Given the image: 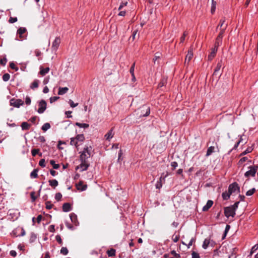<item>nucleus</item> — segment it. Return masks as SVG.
I'll list each match as a JSON object with an SVG mask.
<instances>
[{
    "instance_id": "338daca9",
    "label": "nucleus",
    "mask_w": 258,
    "mask_h": 258,
    "mask_svg": "<svg viewBox=\"0 0 258 258\" xmlns=\"http://www.w3.org/2000/svg\"><path fill=\"white\" fill-rule=\"evenodd\" d=\"M146 113L143 115V116H148L150 114V109L149 107H147L146 108Z\"/></svg>"
},
{
    "instance_id": "603ef678",
    "label": "nucleus",
    "mask_w": 258,
    "mask_h": 258,
    "mask_svg": "<svg viewBox=\"0 0 258 258\" xmlns=\"http://www.w3.org/2000/svg\"><path fill=\"white\" fill-rule=\"evenodd\" d=\"M166 80L162 79L161 81V82L159 83L158 87L159 88H161V87H163V86H164V85L166 83Z\"/></svg>"
},
{
    "instance_id": "bf43d9fd",
    "label": "nucleus",
    "mask_w": 258,
    "mask_h": 258,
    "mask_svg": "<svg viewBox=\"0 0 258 258\" xmlns=\"http://www.w3.org/2000/svg\"><path fill=\"white\" fill-rule=\"evenodd\" d=\"M48 230L49 232H54L55 231L54 225H51L49 226Z\"/></svg>"
},
{
    "instance_id": "c9c22d12",
    "label": "nucleus",
    "mask_w": 258,
    "mask_h": 258,
    "mask_svg": "<svg viewBox=\"0 0 258 258\" xmlns=\"http://www.w3.org/2000/svg\"><path fill=\"white\" fill-rule=\"evenodd\" d=\"M10 78V75L8 73H6L3 76V80L5 82L8 81Z\"/></svg>"
},
{
    "instance_id": "bb28decb",
    "label": "nucleus",
    "mask_w": 258,
    "mask_h": 258,
    "mask_svg": "<svg viewBox=\"0 0 258 258\" xmlns=\"http://www.w3.org/2000/svg\"><path fill=\"white\" fill-rule=\"evenodd\" d=\"M38 169H34L30 173V177L32 178H36L38 177Z\"/></svg>"
},
{
    "instance_id": "5701e85b",
    "label": "nucleus",
    "mask_w": 258,
    "mask_h": 258,
    "mask_svg": "<svg viewBox=\"0 0 258 258\" xmlns=\"http://www.w3.org/2000/svg\"><path fill=\"white\" fill-rule=\"evenodd\" d=\"M49 185L54 188L57 186L58 184V181L56 179L49 180L48 181Z\"/></svg>"
},
{
    "instance_id": "4c0bfd02",
    "label": "nucleus",
    "mask_w": 258,
    "mask_h": 258,
    "mask_svg": "<svg viewBox=\"0 0 258 258\" xmlns=\"http://www.w3.org/2000/svg\"><path fill=\"white\" fill-rule=\"evenodd\" d=\"M45 205H46V208L47 209H51L52 207H53V204H51V202L50 201H47L46 203H45Z\"/></svg>"
},
{
    "instance_id": "f8f14e48",
    "label": "nucleus",
    "mask_w": 258,
    "mask_h": 258,
    "mask_svg": "<svg viewBox=\"0 0 258 258\" xmlns=\"http://www.w3.org/2000/svg\"><path fill=\"white\" fill-rule=\"evenodd\" d=\"M217 50H218V49L216 48H215V47H214L212 49L211 53L208 55V60H209L211 61L214 58V57L215 56L217 52Z\"/></svg>"
},
{
    "instance_id": "473e14b6",
    "label": "nucleus",
    "mask_w": 258,
    "mask_h": 258,
    "mask_svg": "<svg viewBox=\"0 0 258 258\" xmlns=\"http://www.w3.org/2000/svg\"><path fill=\"white\" fill-rule=\"evenodd\" d=\"M50 163L55 169H57L59 167V165L58 164H56L53 160H51L50 161Z\"/></svg>"
},
{
    "instance_id": "6e6d98bb",
    "label": "nucleus",
    "mask_w": 258,
    "mask_h": 258,
    "mask_svg": "<svg viewBox=\"0 0 258 258\" xmlns=\"http://www.w3.org/2000/svg\"><path fill=\"white\" fill-rule=\"evenodd\" d=\"M171 166L172 167V170H174L177 167L178 164L175 161L172 162L171 163Z\"/></svg>"
},
{
    "instance_id": "39448f33",
    "label": "nucleus",
    "mask_w": 258,
    "mask_h": 258,
    "mask_svg": "<svg viewBox=\"0 0 258 258\" xmlns=\"http://www.w3.org/2000/svg\"><path fill=\"white\" fill-rule=\"evenodd\" d=\"M10 105L14 107L19 108L24 104V101L20 99L13 98L10 100Z\"/></svg>"
},
{
    "instance_id": "09e8293b",
    "label": "nucleus",
    "mask_w": 258,
    "mask_h": 258,
    "mask_svg": "<svg viewBox=\"0 0 258 258\" xmlns=\"http://www.w3.org/2000/svg\"><path fill=\"white\" fill-rule=\"evenodd\" d=\"M258 249V244H255L251 248V251H250V254H252V253L254 252H255L256 250Z\"/></svg>"
},
{
    "instance_id": "6e6552de",
    "label": "nucleus",
    "mask_w": 258,
    "mask_h": 258,
    "mask_svg": "<svg viewBox=\"0 0 258 258\" xmlns=\"http://www.w3.org/2000/svg\"><path fill=\"white\" fill-rule=\"evenodd\" d=\"M60 43V39L59 37H56L52 44V50L53 51H56V50L58 48Z\"/></svg>"
},
{
    "instance_id": "b1692460",
    "label": "nucleus",
    "mask_w": 258,
    "mask_h": 258,
    "mask_svg": "<svg viewBox=\"0 0 258 258\" xmlns=\"http://www.w3.org/2000/svg\"><path fill=\"white\" fill-rule=\"evenodd\" d=\"M231 195L229 190L228 192L226 191L222 193V197L223 200H227L230 198Z\"/></svg>"
},
{
    "instance_id": "774afa93",
    "label": "nucleus",
    "mask_w": 258,
    "mask_h": 258,
    "mask_svg": "<svg viewBox=\"0 0 258 258\" xmlns=\"http://www.w3.org/2000/svg\"><path fill=\"white\" fill-rule=\"evenodd\" d=\"M10 254L11 256L15 257L17 255V252L15 250H11Z\"/></svg>"
},
{
    "instance_id": "cd10ccee",
    "label": "nucleus",
    "mask_w": 258,
    "mask_h": 258,
    "mask_svg": "<svg viewBox=\"0 0 258 258\" xmlns=\"http://www.w3.org/2000/svg\"><path fill=\"white\" fill-rule=\"evenodd\" d=\"M70 217L72 222L74 223L76 225H77V223H76V222L77 221V216L74 213H71L70 215Z\"/></svg>"
},
{
    "instance_id": "4468645a",
    "label": "nucleus",
    "mask_w": 258,
    "mask_h": 258,
    "mask_svg": "<svg viewBox=\"0 0 258 258\" xmlns=\"http://www.w3.org/2000/svg\"><path fill=\"white\" fill-rule=\"evenodd\" d=\"M113 128H112L105 135V138L106 140L110 141V140L113 138V137L114 136V133L113 132Z\"/></svg>"
},
{
    "instance_id": "49530a36",
    "label": "nucleus",
    "mask_w": 258,
    "mask_h": 258,
    "mask_svg": "<svg viewBox=\"0 0 258 258\" xmlns=\"http://www.w3.org/2000/svg\"><path fill=\"white\" fill-rule=\"evenodd\" d=\"M39 165L42 167H45V159H42L39 162Z\"/></svg>"
},
{
    "instance_id": "4be33fe9",
    "label": "nucleus",
    "mask_w": 258,
    "mask_h": 258,
    "mask_svg": "<svg viewBox=\"0 0 258 258\" xmlns=\"http://www.w3.org/2000/svg\"><path fill=\"white\" fill-rule=\"evenodd\" d=\"M75 139H76V141H78V143L79 142H83L85 140V137L84 135L79 134L77 135Z\"/></svg>"
},
{
    "instance_id": "ddd939ff",
    "label": "nucleus",
    "mask_w": 258,
    "mask_h": 258,
    "mask_svg": "<svg viewBox=\"0 0 258 258\" xmlns=\"http://www.w3.org/2000/svg\"><path fill=\"white\" fill-rule=\"evenodd\" d=\"M62 211L64 212H68L72 210L71 205L69 203H65L63 204L62 207Z\"/></svg>"
},
{
    "instance_id": "37998d69",
    "label": "nucleus",
    "mask_w": 258,
    "mask_h": 258,
    "mask_svg": "<svg viewBox=\"0 0 258 258\" xmlns=\"http://www.w3.org/2000/svg\"><path fill=\"white\" fill-rule=\"evenodd\" d=\"M39 149H34L31 151L32 155L34 157L39 153Z\"/></svg>"
},
{
    "instance_id": "f704fd0d",
    "label": "nucleus",
    "mask_w": 258,
    "mask_h": 258,
    "mask_svg": "<svg viewBox=\"0 0 258 258\" xmlns=\"http://www.w3.org/2000/svg\"><path fill=\"white\" fill-rule=\"evenodd\" d=\"M70 144L72 145H75L76 147L79 146V145L78 144V141H76L75 138H71Z\"/></svg>"
},
{
    "instance_id": "58836bf2",
    "label": "nucleus",
    "mask_w": 258,
    "mask_h": 258,
    "mask_svg": "<svg viewBox=\"0 0 258 258\" xmlns=\"http://www.w3.org/2000/svg\"><path fill=\"white\" fill-rule=\"evenodd\" d=\"M62 198V195L60 192H57L55 195V199L57 201H59Z\"/></svg>"
},
{
    "instance_id": "e433bc0d",
    "label": "nucleus",
    "mask_w": 258,
    "mask_h": 258,
    "mask_svg": "<svg viewBox=\"0 0 258 258\" xmlns=\"http://www.w3.org/2000/svg\"><path fill=\"white\" fill-rule=\"evenodd\" d=\"M69 252V251L67 247H62L60 249V253H61L63 255H67L68 254Z\"/></svg>"
},
{
    "instance_id": "1a4fd4ad",
    "label": "nucleus",
    "mask_w": 258,
    "mask_h": 258,
    "mask_svg": "<svg viewBox=\"0 0 258 258\" xmlns=\"http://www.w3.org/2000/svg\"><path fill=\"white\" fill-rule=\"evenodd\" d=\"M76 187L78 190L84 191L87 189V185L84 184L83 181H80L77 184H76Z\"/></svg>"
},
{
    "instance_id": "9b49d317",
    "label": "nucleus",
    "mask_w": 258,
    "mask_h": 258,
    "mask_svg": "<svg viewBox=\"0 0 258 258\" xmlns=\"http://www.w3.org/2000/svg\"><path fill=\"white\" fill-rule=\"evenodd\" d=\"M222 66V59H220L217 64V66L214 70L213 75H217L219 74V72L221 69Z\"/></svg>"
},
{
    "instance_id": "de8ad7c7",
    "label": "nucleus",
    "mask_w": 258,
    "mask_h": 258,
    "mask_svg": "<svg viewBox=\"0 0 258 258\" xmlns=\"http://www.w3.org/2000/svg\"><path fill=\"white\" fill-rule=\"evenodd\" d=\"M17 21H18V19H17V17H10V18L9 20V22L10 23H14L16 22Z\"/></svg>"
},
{
    "instance_id": "9d476101",
    "label": "nucleus",
    "mask_w": 258,
    "mask_h": 258,
    "mask_svg": "<svg viewBox=\"0 0 258 258\" xmlns=\"http://www.w3.org/2000/svg\"><path fill=\"white\" fill-rule=\"evenodd\" d=\"M193 56V51H192V48L190 47L188 51L187 54L186 55L185 59V62L188 63L190 60L191 59Z\"/></svg>"
},
{
    "instance_id": "ea45409f",
    "label": "nucleus",
    "mask_w": 258,
    "mask_h": 258,
    "mask_svg": "<svg viewBox=\"0 0 258 258\" xmlns=\"http://www.w3.org/2000/svg\"><path fill=\"white\" fill-rule=\"evenodd\" d=\"M171 254L173 255L175 258H180V255L179 253H177L175 250H172L170 252Z\"/></svg>"
},
{
    "instance_id": "6ab92c4d",
    "label": "nucleus",
    "mask_w": 258,
    "mask_h": 258,
    "mask_svg": "<svg viewBox=\"0 0 258 258\" xmlns=\"http://www.w3.org/2000/svg\"><path fill=\"white\" fill-rule=\"evenodd\" d=\"M26 32V29L24 27H21L17 30V34L21 38L23 37V34Z\"/></svg>"
},
{
    "instance_id": "c756f323",
    "label": "nucleus",
    "mask_w": 258,
    "mask_h": 258,
    "mask_svg": "<svg viewBox=\"0 0 258 258\" xmlns=\"http://www.w3.org/2000/svg\"><path fill=\"white\" fill-rule=\"evenodd\" d=\"M76 125L79 126V127H81V128H88L89 126V124H87V123H79V122H76L75 123Z\"/></svg>"
},
{
    "instance_id": "3c124183",
    "label": "nucleus",
    "mask_w": 258,
    "mask_h": 258,
    "mask_svg": "<svg viewBox=\"0 0 258 258\" xmlns=\"http://www.w3.org/2000/svg\"><path fill=\"white\" fill-rule=\"evenodd\" d=\"M69 103L71 107H73V108L77 106L78 105V103H75L73 102V101L71 100V99L69 100Z\"/></svg>"
},
{
    "instance_id": "412c9836",
    "label": "nucleus",
    "mask_w": 258,
    "mask_h": 258,
    "mask_svg": "<svg viewBox=\"0 0 258 258\" xmlns=\"http://www.w3.org/2000/svg\"><path fill=\"white\" fill-rule=\"evenodd\" d=\"M225 18H223V19H222L221 20H220L219 24L218 25V26L217 27L216 30H217L218 29H219V28L220 27V30L221 31V29L224 28V26H225V25L226 24H225Z\"/></svg>"
},
{
    "instance_id": "2f4dec72",
    "label": "nucleus",
    "mask_w": 258,
    "mask_h": 258,
    "mask_svg": "<svg viewBox=\"0 0 258 258\" xmlns=\"http://www.w3.org/2000/svg\"><path fill=\"white\" fill-rule=\"evenodd\" d=\"M50 128V124L49 123H45L42 125L41 129L44 132H46L47 130L49 129Z\"/></svg>"
},
{
    "instance_id": "0e129e2a",
    "label": "nucleus",
    "mask_w": 258,
    "mask_h": 258,
    "mask_svg": "<svg viewBox=\"0 0 258 258\" xmlns=\"http://www.w3.org/2000/svg\"><path fill=\"white\" fill-rule=\"evenodd\" d=\"M10 67L12 69H15L16 71L18 70V68L16 67L15 63L13 62H11L10 63Z\"/></svg>"
},
{
    "instance_id": "0eeeda50",
    "label": "nucleus",
    "mask_w": 258,
    "mask_h": 258,
    "mask_svg": "<svg viewBox=\"0 0 258 258\" xmlns=\"http://www.w3.org/2000/svg\"><path fill=\"white\" fill-rule=\"evenodd\" d=\"M228 190L231 194L237 191L238 192H240V187L236 182H233L230 184L228 187Z\"/></svg>"
},
{
    "instance_id": "f03ea898",
    "label": "nucleus",
    "mask_w": 258,
    "mask_h": 258,
    "mask_svg": "<svg viewBox=\"0 0 258 258\" xmlns=\"http://www.w3.org/2000/svg\"><path fill=\"white\" fill-rule=\"evenodd\" d=\"M228 26V24H226L224 28L221 29V31H220V33L219 35H218L215 43L214 44V47L218 49V47L221 45L222 44V38L223 36V34L225 32V31L226 29L227 28V27Z\"/></svg>"
},
{
    "instance_id": "13d9d810",
    "label": "nucleus",
    "mask_w": 258,
    "mask_h": 258,
    "mask_svg": "<svg viewBox=\"0 0 258 258\" xmlns=\"http://www.w3.org/2000/svg\"><path fill=\"white\" fill-rule=\"evenodd\" d=\"M31 99L29 96H26L25 98V103L27 105H30L31 104Z\"/></svg>"
},
{
    "instance_id": "8fccbe9b",
    "label": "nucleus",
    "mask_w": 258,
    "mask_h": 258,
    "mask_svg": "<svg viewBox=\"0 0 258 258\" xmlns=\"http://www.w3.org/2000/svg\"><path fill=\"white\" fill-rule=\"evenodd\" d=\"M59 98V97H58V96L51 97L50 98V102L51 103H52L57 101Z\"/></svg>"
},
{
    "instance_id": "f3484780",
    "label": "nucleus",
    "mask_w": 258,
    "mask_h": 258,
    "mask_svg": "<svg viewBox=\"0 0 258 258\" xmlns=\"http://www.w3.org/2000/svg\"><path fill=\"white\" fill-rule=\"evenodd\" d=\"M69 90L68 87H59L58 89V94L59 95H62L66 94Z\"/></svg>"
},
{
    "instance_id": "f257e3e1",
    "label": "nucleus",
    "mask_w": 258,
    "mask_h": 258,
    "mask_svg": "<svg viewBox=\"0 0 258 258\" xmlns=\"http://www.w3.org/2000/svg\"><path fill=\"white\" fill-rule=\"evenodd\" d=\"M92 151V148L90 147H86L84 148L83 151L81 152L80 155V160L81 163L80 165V168L82 171H85L87 170L90 166L88 159L90 157L91 155V152Z\"/></svg>"
},
{
    "instance_id": "423d86ee",
    "label": "nucleus",
    "mask_w": 258,
    "mask_h": 258,
    "mask_svg": "<svg viewBox=\"0 0 258 258\" xmlns=\"http://www.w3.org/2000/svg\"><path fill=\"white\" fill-rule=\"evenodd\" d=\"M46 102L44 100H41L38 104V109L37 112L40 113H43L46 108Z\"/></svg>"
},
{
    "instance_id": "864d4df0",
    "label": "nucleus",
    "mask_w": 258,
    "mask_h": 258,
    "mask_svg": "<svg viewBox=\"0 0 258 258\" xmlns=\"http://www.w3.org/2000/svg\"><path fill=\"white\" fill-rule=\"evenodd\" d=\"M135 67V62L133 63V64H132V67L130 68V72L132 75H133V74H134Z\"/></svg>"
},
{
    "instance_id": "393cba45",
    "label": "nucleus",
    "mask_w": 258,
    "mask_h": 258,
    "mask_svg": "<svg viewBox=\"0 0 258 258\" xmlns=\"http://www.w3.org/2000/svg\"><path fill=\"white\" fill-rule=\"evenodd\" d=\"M39 81L38 80H35L31 84L30 88L32 89H34L38 87Z\"/></svg>"
},
{
    "instance_id": "20e7f679",
    "label": "nucleus",
    "mask_w": 258,
    "mask_h": 258,
    "mask_svg": "<svg viewBox=\"0 0 258 258\" xmlns=\"http://www.w3.org/2000/svg\"><path fill=\"white\" fill-rule=\"evenodd\" d=\"M249 169L246 171L244 175L245 177H248L250 176H254L255 174L256 171L258 169V166L257 165H253L249 167Z\"/></svg>"
},
{
    "instance_id": "72a5a7b5",
    "label": "nucleus",
    "mask_w": 258,
    "mask_h": 258,
    "mask_svg": "<svg viewBox=\"0 0 258 258\" xmlns=\"http://www.w3.org/2000/svg\"><path fill=\"white\" fill-rule=\"evenodd\" d=\"M255 191H256V190H255V188H252L248 190V191H247L245 195L247 196H250L252 195L255 192Z\"/></svg>"
},
{
    "instance_id": "a19ab883",
    "label": "nucleus",
    "mask_w": 258,
    "mask_h": 258,
    "mask_svg": "<svg viewBox=\"0 0 258 258\" xmlns=\"http://www.w3.org/2000/svg\"><path fill=\"white\" fill-rule=\"evenodd\" d=\"M7 62V59L6 57H3L0 59V63L1 65L5 66Z\"/></svg>"
},
{
    "instance_id": "c85d7f7f",
    "label": "nucleus",
    "mask_w": 258,
    "mask_h": 258,
    "mask_svg": "<svg viewBox=\"0 0 258 258\" xmlns=\"http://www.w3.org/2000/svg\"><path fill=\"white\" fill-rule=\"evenodd\" d=\"M214 149H215V148H214V146H210V147H209L208 148V150H207V153H206V156H209L210 155H211L212 153H213L214 152Z\"/></svg>"
},
{
    "instance_id": "052dcab7",
    "label": "nucleus",
    "mask_w": 258,
    "mask_h": 258,
    "mask_svg": "<svg viewBox=\"0 0 258 258\" xmlns=\"http://www.w3.org/2000/svg\"><path fill=\"white\" fill-rule=\"evenodd\" d=\"M138 33V30H135L133 31V34L131 38H132L133 40H134L136 38V35Z\"/></svg>"
},
{
    "instance_id": "aec40b11",
    "label": "nucleus",
    "mask_w": 258,
    "mask_h": 258,
    "mask_svg": "<svg viewBox=\"0 0 258 258\" xmlns=\"http://www.w3.org/2000/svg\"><path fill=\"white\" fill-rule=\"evenodd\" d=\"M211 243V240L210 239L206 238L203 243L202 247L204 249H207L209 244Z\"/></svg>"
},
{
    "instance_id": "4d7b16f0",
    "label": "nucleus",
    "mask_w": 258,
    "mask_h": 258,
    "mask_svg": "<svg viewBox=\"0 0 258 258\" xmlns=\"http://www.w3.org/2000/svg\"><path fill=\"white\" fill-rule=\"evenodd\" d=\"M191 256L192 258H200L199 254L195 251H192Z\"/></svg>"
},
{
    "instance_id": "e2e57ef3",
    "label": "nucleus",
    "mask_w": 258,
    "mask_h": 258,
    "mask_svg": "<svg viewBox=\"0 0 258 258\" xmlns=\"http://www.w3.org/2000/svg\"><path fill=\"white\" fill-rule=\"evenodd\" d=\"M252 150L250 148H247L246 150H245L241 154V155H245L247 153L251 152Z\"/></svg>"
},
{
    "instance_id": "dca6fc26",
    "label": "nucleus",
    "mask_w": 258,
    "mask_h": 258,
    "mask_svg": "<svg viewBox=\"0 0 258 258\" xmlns=\"http://www.w3.org/2000/svg\"><path fill=\"white\" fill-rule=\"evenodd\" d=\"M21 126L22 130L26 131L29 130L30 129L31 124L27 122H23Z\"/></svg>"
},
{
    "instance_id": "2eb2a0df",
    "label": "nucleus",
    "mask_w": 258,
    "mask_h": 258,
    "mask_svg": "<svg viewBox=\"0 0 258 258\" xmlns=\"http://www.w3.org/2000/svg\"><path fill=\"white\" fill-rule=\"evenodd\" d=\"M213 202L212 200H208L207 204L203 208V211H207L213 205Z\"/></svg>"
},
{
    "instance_id": "69168bd1",
    "label": "nucleus",
    "mask_w": 258,
    "mask_h": 258,
    "mask_svg": "<svg viewBox=\"0 0 258 258\" xmlns=\"http://www.w3.org/2000/svg\"><path fill=\"white\" fill-rule=\"evenodd\" d=\"M186 35V32H184V33L183 34V35L180 37V43H182L183 42V41H184L185 40V37Z\"/></svg>"
},
{
    "instance_id": "a18cd8bd",
    "label": "nucleus",
    "mask_w": 258,
    "mask_h": 258,
    "mask_svg": "<svg viewBox=\"0 0 258 258\" xmlns=\"http://www.w3.org/2000/svg\"><path fill=\"white\" fill-rule=\"evenodd\" d=\"M30 196L32 202H34L37 199V197L35 196V192L34 191L31 192Z\"/></svg>"
},
{
    "instance_id": "c03bdc74",
    "label": "nucleus",
    "mask_w": 258,
    "mask_h": 258,
    "mask_svg": "<svg viewBox=\"0 0 258 258\" xmlns=\"http://www.w3.org/2000/svg\"><path fill=\"white\" fill-rule=\"evenodd\" d=\"M247 160H248V158L246 157H242V158H241L239 160V161L238 162V164L239 165H242L244 162H245Z\"/></svg>"
},
{
    "instance_id": "a211bd4d",
    "label": "nucleus",
    "mask_w": 258,
    "mask_h": 258,
    "mask_svg": "<svg viewBox=\"0 0 258 258\" xmlns=\"http://www.w3.org/2000/svg\"><path fill=\"white\" fill-rule=\"evenodd\" d=\"M40 71L39 72L40 74L42 76H44L46 74H47L49 71V68L48 67H47L45 69L42 68V67H40Z\"/></svg>"
},
{
    "instance_id": "79ce46f5",
    "label": "nucleus",
    "mask_w": 258,
    "mask_h": 258,
    "mask_svg": "<svg viewBox=\"0 0 258 258\" xmlns=\"http://www.w3.org/2000/svg\"><path fill=\"white\" fill-rule=\"evenodd\" d=\"M55 239L57 242L60 245L62 244V241L61 238V236L59 235H57L55 236Z\"/></svg>"
},
{
    "instance_id": "7c9ffc66",
    "label": "nucleus",
    "mask_w": 258,
    "mask_h": 258,
    "mask_svg": "<svg viewBox=\"0 0 258 258\" xmlns=\"http://www.w3.org/2000/svg\"><path fill=\"white\" fill-rule=\"evenodd\" d=\"M216 2H215L214 0H212V6H211V12L212 14H213L216 10Z\"/></svg>"
},
{
    "instance_id": "680f3d73",
    "label": "nucleus",
    "mask_w": 258,
    "mask_h": 258,
    "mask_svg": "<svg viewBox=\"0 0 258 258\" xmlns=\"http://www.w3.org/2000/svg\"><path fill=\"white\" fill-rule=\"evenodd\" d=\"M127 2L121 3L118 8V10H121L123 8V7L126 6L127 5Z\"/></svg>"
},
{
    "instance_id": "7ed1b4c3",
    "label": "nucleus",
    "mask_w": 258,
    "mask_h": 258,
    "mask_svg": "<svg viewBox=\"0 0 258 258\" xmlns=\"http://www.w3.org/2000/svg\"><path fill=\"white\" fill-rule=\"evenodd\" d=\"M235 214V211L232 207L229 206L224 208V215L227 218H229L230 216L234 217Z\"/></svg>"
},
{
    "instance_id": "5fc2aeb1",
    "label": "nucleus",
    "mask_w": 258,
    "mask_h": 258,
    "mask_svg": "<svg viewBox=\"0 0 258 258\" xmlns=\"http://www.w3.org/2000/svg\"><path fill=\"white\" fill-rule=\"evenodd\" d=\"M239 204V202H236L234 204V205L230 206V207H232L233 208V209H234V211L236 212V210L238 207Z\"/></svg>"
},
{
    "instance_id": "a878e982",
    "label": "nucleus",
    "mask_w": 258,
    "mask_h": 258,
    "mask_svg": "<svg viewBox=\"0 0 258 258\" xmlns=\"http://www.w3.org/2000/svg\"><path fill=\"white\" fill-rule=\"evenodd\" d=\"M106 252L108 256H113L115 255L116 250L115 249L111 248L110 250H108Z\"/></svg>"
}]
</instances>
